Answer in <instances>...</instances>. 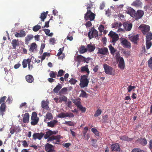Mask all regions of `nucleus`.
<instances>
[{
	"label": "nucleus",
	"instance_id": "obj_22",
	"mask_svg": "<svg viewBox=\"0 0 152 152\" xmlns=\"http://www.w3.org/2000/svg\"><path fill=\"white\" fill-rule=\"evenodd\" d=\"M139 39V35L138 34L135 36H132L129 37L130 40L135 44L137 43V41Z\"/></svg>",
	"mask_w": 152,
	"mask_h": 152
},
{
	"label": "nucleus",
	"instance_id": "obj_60",
	"mask_svg": "<svg viewBox=\"0 0 152 152\" xmlns=\"http://www.w3.org/2000/svg\"><path fill=\"white\" fill-rule=\"evenodd\" d=\"M135 86H132L131 85L129 86L127 88L128 92H130L132 89H135Z\"/></svg>",
	"mask_w": 152,
	"mask_h": 152
},
{
	"label": "nucleus",
	"instance_id": "obj_9",
	"mask_svg": "<svg viewBox=\"0 0 152 152\" xmlns=\"http://www.w3.org/2000/svg\"><path fill=\"white\" fill-rule=\"evenodd\" d=\"M54 146L49 143L45 145V149L47 152H56L53 148Z\"/></svg>",
	"mask_w": 152,
	"mask_h": 152
},
{
	"label": "nucleus",
	"instance_id": "obj_50",
	"mask_svg": "<svg viewBox=\"0 0 152 152\" xmlns=\"http://www.w3.org/2000/svg\"><path fill=\"white\" fill-rule=\"evenodd\" d=\"M132 152H145L144 150L141 149L139 148H136L133 149Z\"/></svg>",
	"mask_w": 152,
	"mask_h": 152
},
{
	"label": "nucleus",
	"instance_id": "obj_34",
	"mask_svg": "<svg viewBox=\"0 0 152 152\" xmlns=\"http://www.w3.org/2000/svg\"><path fill=\"white\" fill-rule=\"evenodd\" d=\"M73 103L75 104L78 108L81 105L80 102V98L75 99Z\"/></svg>",
	"mask_w": 152,
	"mask_h": 152
},
{
	"label": "nucleus",
	"instance_id": "obj_59",
	"mask_svg": "<svg viewBox=\"0 0 152 152\" xmlns=\"http://www.w3.org/2000/svg\"><path fill=\"white\" fill-rule=\"evenodd\" d=\"M65 124H67L68 125L71 126H73L75 125V124L74 122H72L71 121H65L64 123Z\"/></svg>",
	"mask_w": 152,
	"mask_h": 152
},
{
	"label": "nucleus",
	"instance_id": "obj_29",
	"mask_svg": "<svg viewBox=\"0 0 152 152\" xmlns=\"http://www.w3.org/2000/svg\"><path fill=\"white\" fill-rule=\"evenodd\" d=\"M87 51V48L84 45H81L79 50V53L80 54H83Z\"/></svg>",
	"mask_w": 152,
	"mask_h": 152
},
{
	"label": "nucleus",
	"instance_id": "obj_10",
	"mask_svg": "<svg viewBox=\"0 0 152 152\" xmlns=\"http://www.w3.org/2000/svg\"><path fill=\"white\" fill-rule=\"evenodd\" d=\"M110 147L112 151H113L120 152V145L118 143L112 144Z\"/></svg>",
	"mask_w": 152,
	"mask_h": 152
},
{
	"label": "nucleus",
	"instance_id": "obj_15",
	"mask_svg": "<svg viewBox=\"0 0 152 152\" xmlns=\"http://www.w3.org/2000/svg\"><path fill=\"white\" fill-rule=\"evenodd\" d=\"M108 53V49L107 48H99L98 53H99L103 55L107 54Z\"/></svg>",
	"mask_w": 152,
	"mask_h": 152
},
{
	"label": "nucleus",
	"instance_id": "obj_37",
	"mask_svg": "<svg viewBox=\"0 0 152 152\" xmlns=\"http://www.w3.org/2000/svg\"><path fill=\"white\" fill-rule=\"evenodd\" d=\"M81 72H86L88 73L87 75H88L90 72L88 67V65H86L84 66H82L81 67Z\"/></svg>",
	"mask_w": 152,
	"mask_h": 152
},
{
	"label": "nucleus",
	"instance_id": "obj_24",
	"mask_svg": "<svg viewBox=\"0 0 152 152\" xmlns=\"http://www.w3.org/2000/svg\"><path fill=\"white\" fill-rule=\"evenodd\" d=\"M29 118V115L28 113H26L24 115L23 121L24 123H28Z\"/></svg>",
	"mask_w": 152,
	"mask_h": 152
},
{
	"label": "nucleus",
	"instance_id": "obj_57",
	"mask_svg": "<svg viewBox=\"0 0 152 152\" xmlns=\"http://www.w3.org/2000/svg\"><path fill=\"white\" fill-rule=\"evenodd\" d=\"M97 140L96 139H93L91 140V142L92 145L94 147H96V143Z\"/></svg>",
	"mask_w": 152,
	"mask_h": 152
},
{
	"label": "nucleus",
	"instance_id": "obj_28",
	"mask_svg": "<svg viewBox=\"0 0 152 152\" xmlns=\"http://www.w3.org/2000/svg\"><path fill=\"white\" fill-rule=\"evenodd\" d=\"M26 81L29 83H32L34 80L33 77L31 75H28L26 76Z\"/></svg>",
	"mask_w": 152,
	"mask_h": 152
},
{
	"label": "nucleus",
	"instance_id": "obj_64",
	"mask_svg": "<svg viewBox=\"0 0 152 152\" xmlns=\"http://www.w3.org/2000/svg\"><path fill=\"white\" fill-rule=\"evenodd\" d=\"M74 116V115L72 113H66V117H73Z\"/></svg>",
	"mask_w": 152,
	"mask_h": 152
},
{
	"label": "nucleus",
	"instance_id": "obj_23",
	"mask_svg": "<svg viewBox=\"0 0 152 152\" xmlns=\"http://www.w3.org/2000/svg\"><path fill=\"white\" fill-rule=\"evenodd\" d=\"M31 61V59L28 58L27 59H24L22 62V65L23 68H25L27 66V64L28 65L29 63H30Z\"/></svg>",
	"mask_w": 152,
	"mask_h": 152
},
{
	"label": "nucleus",
	"instance_id": "obj_62",
	"mask_svg": "<svg viewBox=\"0 0 152 152\" xmlns=\"http://www.w3.org/2000/svg\"><path fill=\"white\" fill-rule=\"evenodd\" d=\"M12 101V97L8 96L6 102L9 104H10Z\"/></svg>",
	"mask_w": 152,
	"mask_h": 152
},
{
	"label": "nucleus",
	"instance_id": "obj_49",
	"mask_svg": "<svg viewBox=\"0 0 152 152\" xmlns=\"http://www.w3.org/2000/svg\"><path fill=\"white\" fill-rule=\"evenodd\" d=\"M41 28V26L39 25H36L33 27V30L34 32H37Z\"/></svg>",
	"mask_w": 152,
	"mask_h": 152
},
{
	"label": "nucleus",
	"instance_id": "obj_25",
	"mask_svg": "<svg viewBox=\"0 0 152 152\" xmlns=\"http://www.w3.org/2000/svg\"><path fill=\"white\" fill-rule=\"evenodd\" d=\"M12 45L13 49H16V47L19 45V43L18 39H14L12 40Z\"/></svg>",
	"mask_w": 152,
	"mask_h": 152
},
{
	"label": "nucleus",
	"instance_id": "obj_52",
	"mask_svg": "<svg viewBox=\"0 0 152 152\" xmlns=\"http://www.w3.org/2000/svg\"><path fill=\"white\" fill-rule=\"evenodd\" d=\"M46 54H48V56L49 57L50 56V53H48L47 52H45L44 53L41 58V60L42 61L45 59V57L46 56Z\"/></svg>",
	"mask_w": 152,
	"mask_h": 152
},
{
	"label": "nucleus",
	"instance_id": "obj_47",
	"mask_svg": "<svg viewBox=\"0 0 152 152\" xmlns=\"http://www.w3.org/2000/svg\"><path fill=\"white\" fill-rule=\"evenodd\" d=\"M91 131L94 134L97 136H99V133L98 131L95 128H92L91 129Z\"/></svg>",
	"mask_w": 152,
	"mask_h": 152
},
{
	"label": "nucleus",
	"instance_id": "obj_27",
	"mask_svg": "<svg viewBox=\"0 0 152 152\" xmlns=\"http://www.w3.org/2000/svg\"><path fill=\"white\" fill-rule=\"evenodd\" d=\"M57 122L58 121L57 120H53L47 123L48 126L53 128L54 127L55 125H56Z\"/></svg>",
	"mask_w": 152,
	"mask_h": 152
},
{
	"label": "nucleus",
	"instance_id": "obj_30",
	"mask_svg": "<svg viewBox=\"0 0 152 152\" xmlns=\"http://www.w3.org/2000/svg\"><path fill=\"white\" fill-rule=\"evenodd\" d=\"M68 91L67 88L66 87H64L62 88L59 92V94L60 95L65 94H67V91Z\"/></svg>",
	"mask_w": 152,
	"mask_h": 152
},
{
	"label": "nucleus",
	"instance_id": "obj_55",
	"mask_svg": "<svg viewBox=\"0 0 152 152\" xmlns=\"http://www.w3.org/2000/svg\"><path fill=\"white\" fill-rule=\"evenodd\" d=\"M148 66L151 69H152V57H151L148 61Z\"/></svg>",
	"mask_w": 152,
	"mask_h": 152
},
{
	"label": "nucleus",
	"instance_id": "obj_56",
	"mask_svg": "<svg viewBox=\"0 0 152 152\" xmlns=\"http://www.w3.org/2000/svg\"><path fill=\"white\" fill-rule=\"evenodd\" d=\"M104 28V26L102 24L100 25L98 27L99 31L101 33H102Z\"/></svg>",
	"mask_w": 152,
	"mask_h": 152
},
{
	"label": "nucleus",
	"instance_id": "obj_16",
	"mask_svg": "<svg viewBox=\"0 0 152 152\" xmlns=\"http://www.w3.org/2000/svg\"><path fill=\"white\" fill-rule=\"evenodd\" d=\"M26 34L24 31L22 30L20 31L19 33L18 32H16L15 35L17 37H23L25 36Z\"/></svg>",
	"mask_w": 152,
	"mask_h": 152
},
{
	"label": "nucleus",
	"instance_id": "obj_38",
	"mask_svg": "<svg viewBox=\"0 0 152 152\" xmlns=\"http://www.w3.org/2000/svg\"><path fill=\"white\" fill-rule=\"evenodd\" d=\"M37 48V45L36 43H33L31 45L29 50L31 52H33Z\"/></svg>",
	"mask_w": 152,
	"mask_h": 152
},
{
	"label": "nucleus",
	"instance_id": "obj_41",
	"mask_svg": "<svg viewBox=\"0 0 152 152\" xmlns=\"http://www.w3.org/2000/svg\"><path fill=\"white\" fill-rule=\"evenodd\" d=\"M49 75L50 77L55 78L57 76V73L56 72L51 71Z\"/></svg>",
	"mask_w": 152,
	"mask_h": 152
},
{
	"label": "nucleus",
	"instance_id": "obj_48",
	"mask_svg": "<svg viewBox=\"0 0 152 152\" xmlns=\"http://www.w3.org/2000/svg\"><path fill=\"white\" fill-rule=\"evenodd\" d=\"M81 93L80 94V97H85L87 98V93L85 91H84L83 90H81Z\"/></svg>",
	"mask_w": 152,
	"mask_h": 152
},
{
	"label": "nucleus",
	"instance_id": "obj_39",
	"mask_svg": "<svg viewBox=\"0 0 152 152\" xmlns=\"http://www.w3.org/2000/svg\"><path fill=\"white\" fill-rule=\"evenodd\" d=\"M41 106L42 108L46 110H48L49 107L47 103L44 100L42 101V102Z\"/></svg>",
	"mask_w": 152,
	"mask_h": 152
},
{
	"label": "nucleus",
	"instance_id": "obj_45",
	"mask_svg": "<svg viewBox=\"0 0 152 152\" xmlns=\"http://www.w3.org/2000/svg\"><path fill=\"white\" fill-rule=\"evenodd\" d=\"M46 118L49 120H51L53 118L52 114L50 113H47L46 115Z\"/></svg>",
	"mask_w": 152,
	"mask_h": 152
},
{
	"label": "nucleus",
	"instance_id": "obj_1",
	"mask_svg": "<svg viewBox=\"0 0 152 152\" xmlns=\"http://www.w3.org/2000/svg\"><path fill=\"white\" fill-rule=\"evenodd\" d=\"M52 135L50 130H49L47 132L46 134L44 136L45 139H47V142H52L54 144H59L60 141L61 136L60 135H57L56 136Z\"/></svg>",
	"mask_w": 152,
	"mask_h": 152
},
{
	"label": "nucleus",
	"instance_id": "obj_3",
	"mask_svg": "<svg viewBox=\"0 0 152 152\" xmlns=\"http://www.w3.org/2000/svg\"><path fill=\"white\" fill-rule=\"evenodd\" d=\"M88 77V75H83L81 76L79 85L81 88L87 87L89 82Z\"/></svg>",
	"mask_w": 152,
	"mask_h": 152
},
{
	"label": "nucleus",
	"instance_id": "obj_6",
	"mask_svg": "<svg viewBox=\"0 0 152 152\" xmlns=\"http://www.w3.org/2000/svg\"><path fill=\"white\" fill-rule=\"evenodd\" d=\"M95 14L91 12V11L88 10L84 15V19L86 20H89L92 21L95 19Z\"/></svg>",
	"mask_w": 152,
	"mask_h": 152
},
{
	"label": "nucleus",
	"instance_id": "obj_35",
	"mask_svg": "<svg viewBox=\"0 0 152 152\" xmlns=\"http://www.w3.org/2000/svg\"><path fill=\"white\" fill-rule=\"evenodd\" d=\"M146 35V40L151 41L152 40V33L151 32H148Z\"/></svg>",
	"mask_w": 152,
	"mask_h": 152
},
{
	"label": "nucleus",
	"instance_id": "obj_46",
	"mask_svg": "<svg viewBox=\"0 0 152 152\" xmlns=\"http://www.w3.org/2000/svg\"><path fill=\"white\" fill-rule=\"evenodd\" d=\"M102 113V111L101 109H98L95 112V113L94 115L95 117H97L99 116Z\"/></svg>",
	"mask_w": 152,
	"mask_h": 152
},
{
	"label": "nucleus",
	"instance_id": "obj_8",
	"mask_svg": "<svg viewBox=\"0 0 152 152\" xmlns=\"http://www.w3.org/2000/svg\"><path fill=\"white\" fill-rule=\"evenodd\" d=\"M139 28L141 31L142 33L144 35H146L148 32H149L150 26L146 25L141 24L140 25Z\"/></svg>",
	"mask_w": 152,
	"mask_h": 152
},
{
	"label": "nucleus",
	"instance_id": "obj_32",
	"mask_svg": "<svg viewBox=\"0 0 152 152\" xmlns=\"http://www.w3.org/2000/svg\"><path fill=\"white\" fill-rule=\"evenodd\" d=\"M108 48L111 54L113 56H114L115 52L116 51V50L110 44Z\"/></svg>",
	"mask_w": 152,
	"mask_h": 152
},
{
	"label": "nucleus",
	"instance_id": "obj_51",
	"mask_svg": "<svg viewBox=\"0 0 152 152\" xmlns=\"http://www.w3.org/2000/svg\"><path fill=\"white\" fill-rule=\"evenodd\" d=\"M66 113H64L63 112H61V113L59 114L57 116V117L59 118H64L66 117Z\"/></svg>",
	"mask_w": 152,
	"mask_h": 152
},
{
	"label": "nucleus",
	"instance_id": "obj_43",
	"mask_svg": "<svg viewBox=\"0 0 152 152\" xmlns=\"http://www.w3.org/2000/svg\"><path fill=\"white\" fill-rule=\"evenodd\" d=\"M146 47L147 50L149 49L152 45V43L151 41L146 40Z\"/></svg>",
	"mask_w": 152,
	"mask_h": 152
},
{
	"label": "nucleus",
	"instance_id": "obj_18",
	"mask_svg": "<svg viewBox=\"0 0 152 152\" xmlns=\"http://www.w3.org/2000/svg\"><path fill=\"white\" fill-rule=\"evenodd\" d=\"M142 4V3L140 0H136L132 3L131 5L135 7H141Z\"/></svg>",
	"mask_w": 152,
	"mask_h": 152
},
{
	"label": "nucleus",
	"instance_id": "obj_17",
	"mask_svg": "<svg viewBox=\"0 0 152 152\" xmlns=\"http://www.w3.org/2000/svg\"><path fill=\"white\" fill-rule=\"evenodd\" d=\"M86 48L87 51L89 52H91L94 50L95 49L96 47L94 45H92L91 43H90L87 45Z\"/></svg>",
	"mask_w": 152,
	"mask_h": 152
},
{
	"label": "nucleus",
	"instance_id": "obj_20",
	"mask_svg": "<svg viewBox=\"0 0 152 152\" xmlns=\"http://www.w3.org/2000/svg\"><path fill=\"white\" fill-rule=\"evenodd\" d=\"M34 36L32 34H29L27 35L25 37V44L27 45H28L29 42L34 38Z\"/></svg>",
	"mask_w": 152,
	"mask_h": 152
},
{
	"label": "nucleus",
	"instance_id": "obj_53",
	"mask_svg": "<svg viewBox=\"0 0 152 152\" xmlns=\"http://www.w3.org/2000/svg\"><path fill=\"white\" fill-rule=\"evenodd\" d=\"M64 73V71H63L62 69H60L58 72L57 76L58 77H61L63 75V74Z\"/></svg>",
	"mask_w": 152,
	"mask_h": 152
},
{
	"label": "nucleus",
	"instance_id": "obj_42",
	"mask_svg": "<svg viewBox=\"0 0 152 152\" xmlns=\"http://www.w3.org/2000/svg\"><path fill=\"white\" fill-rule=\"evenodd\" d=\"M59 99L60 103H61L63 102H66L67 98L65 96L63 95L62 96L60 97H59Z\"/></svg>",
	"mask_w": 152,
	"mask_h": 152
},
{
	"label": "nucleus",
	"instance_id": "obj_58",
	"mask_svg": "<svg viewBox=\"0 0 152 152\" xmlns=\"http://www.w3.org/2000/svg\"><path fill=\"white\" fill-rule=\"evenodd\" d=\"M64 47H63L61 48H60L59 50V52L58 53L57 56H60L62 54V52L64 50Z\"/></svg>",
	"mask_w": 152,
	"mask_h": 152
},
{
	"label": "nucleus",
	"instance_id": "obj_26",
	"mask_svg": "<svg viewBox=\"0 0 152 152\" xmlns=\"http://www.w3.org/2000/svg\"><path fill=\"white\" fill-rule=\"evenodd\" d=\"M127 13L132 17H134L136 14L135 10L132 8L129 9L127 10Z\"/></svg>",
	"mask_w": 152,
	"mask_h": 152
},
{
	"label": "nucleus",
	"instance_id": "obj_31",
	"mask_svg": "<svg viewBox=\"0 0 152 152\" xmlns=\"http://www.w3.org/2000/svg\"><path fill=\"white\" fill-rule=\"evenodd\" d=\"M48 12V11H46V12H43L41 14L39 18H41L42 21H44L45 19L46 18Z\"/></svg>",
	"mask_w": 152,
	"mask_h": 152
},
{
	"label": "nucleus",
	"instance_id": "obj_40",
	"mask_svg": "<svg viewBox=\"0 0 152 152\" xmlns=\"http://www.w3.org/2000/svg\"><path fill=\"white\" fill-rule=\"evenodd\" d=\"M119 138L121 140H122V141H129V137L127 135H126L120 136Z\"/></svg>",
	"mask_w": 152,
	"mask_h": 152
},
{
	"label": "nucleus",
	"instance_id": "obj_54",
	"mask_svg": "<svg viewBox=\"0 0 152 152\" xmlns=\"http://www.w3.org/2000/svg\"><path fill=\"white\" fill-rule=\"evenodd\" d=\"M77 82V80L76 79L72 78L69 81V82L71 84L75 85Z\"/></svg>",
	"mask_w": 152,
	"mask_h": 152
},
{
	"label": "nucleus",
	"instance_id": "obj_44",
	"mask_svg": "<svg viewBox=\"0 0 152 152\" xmlns=\"http://www.w3.org/2000/svg\"><path fill=\"white\" fill-rule=\"evenodd\" d=\"M140 142L141 144L143 146L145 145L147 143L146 139L145 138L141 139Z\"/></svg>",
	"mask_w": 152,
	"mask_h": 152
},
{
	"label": "nucleus",
	"instance_id": "obj_33",
	"mask_svg": "<svg viewBox=\"0 0 152 152\" xmlns=\"http://www.w3.org/2000/svg\"><path fill=\"white\" fill-rule=\"evenodd\" d=\"M77 59L79 63L84 62L85 57L81 55H79L77 56Z\"/></svg>",
	"mask_w": 152,
	"mask_h": 152
},
{
	"label": "nucleus",
	"instance_id": "obj_14",
	"mask_svg": "<svg viewBox=\"0 0 152 152\" xmlns=\"http://www.w3.org/2000/svg\"><path fill=\"white\" fill-rule=\"evenodd\" d=\"M119 62L118 65V66L121 69H124L125 67V63L124 58L123 57L120 58L119 60Z\"/></svg>",
	"mask_w": 152,
	"mask_h": 152
},
{
	"label": "nucleus",
	"instance_id": "obj_11",
	"mask_svg": "<svg viewBox=\"0 0 152 152\" xmlns=\"http://www.w3.org/2000/svg\"><path fill=\"white\" fill-rule=\"evenodd\" d=\"M144 14V12L141 10H138L137 11L134 18L136 20H137L141 18Z\"/></svg>",
	"mask_w": 152,
	"mask_h": 152
},
{
	"label": "nucleus",
	"instance_id": "obj_63",
	"mask_svg": "<svg viewBox=\"0 0 152 152\" xmlns=\"http://www.w3.org/2000/svg\"><path fill=\"white\" fill-rule=\"evenodd\" d=\"M78 108H79L82 112L84 113L86 112V108L85 107H83L82 105L79 107Z\"/></svg>",
	"mask_w": 152,
	"mask_h": 152
},
{
	"label": "nucleus",
	"instance_id": "obj_4",
	"mask_svg": "<svg viewBox=\"0 0 152 152\" xmlns=\"http://www.w3.org/2000/svg\"><path fill=\"white\" fill-rule=\"evenodd\" d=\"M110 37V42L113 43V45H115L116 42L119 39V36L115 32L110 31L108 34Z\"/></svg>",
	"mask_w": 152,
	"mask_h": 152
},
{
	"label": "nucleus",
	"instance_id": "obj_21",
	"mask_svg": "<svg viewBox=\"0 0 152 152\" xmlns=\"http://www.w3.org/2000/svg\"><path fill=\"white\" fill-rule=\"evenodd\" d=\"M121 43L123 45L127 48H130L131 47V43L129 42L126 39H122Z\"/></svg>",
	"mask_w": 152,
	"mask_h": 152
},
{
	"label": "nucleus",
	"instance_id": "obj_5",
	"mask_svg": "<svg viewBox=\"0 0 152 152\" xmlns=\"http://www.w3.org/2000/svg\"><path fill=\"white\" fill-rule=\"evenodd\" d=\"M88 36L89 39H91L92 38H96L98 36V32L93 27L88 33Z\"/></svg>",
	"mask_w": 152,
	"mask_h": 152
},
{
	"label": "nucleus",
	"instance_id": "obj_12",
	"mask_svg": "<svg viewBox=\"0 0 152 152\" xmlns=\"http://www.w3.org/2000/svg\"><path fill=\"white\" fill-rule=\"evenodd\" d=\"M104 68L106 73L109 75H111L113 70V68L112 67L108 66L107 64H105L104 65Z\"/></svg>",
	"mask_w": 152,
	"mask_h": 152
},
{
	"label": "nucleus",
	"instance_id": "obj_7",
	"mask_svg": "<svg viewBox=\"0 0 152 152\" xmlns=\"http://www.w3.org/2000/svg\"><path fill=\"white\" fill-rule=\"evenodd\" d=\"M31 124L34 126L37 124L39 121V118L37 116V113L35 112H33L31 115Z\"/></svg>",
	"mask_w": 152,
	"mask_h": 152
},
{
	"label": "nucleus",
	"instance_id": "obj_19",
	"mask_svg": "<svg viewBox=\"0 0 152 152\" xmlns=\"http://www.w3.org/2000/svg\"><path fill=\"white\" fill-rule=\"evenodd\" d=\"M132 24L131 23H128L125 22L123 24V26L124 29L126 31H129L131 30L132 27Z\"/></svg>",
	"mask_w": 152,
	"mask_h": 152
},
{
	"label": "nucleus",
	"instance_id": "obj_61",
	"mask_svg": "<svg viewBox=\"0 0 152 152\" xmlns=\"http://www.w3.org/2000/svg\"><path fill=\"white\" fill-rule=\"evenodd\" d=\"M91 21H88L86 22V23H85V25L86 27L87 28H88L91 27L92 24V23H91Z\"/></svg>",
	"mask_w": 152,
	"mask_h": 152
},
{
	"label": "nucleus",
	"instance_id": "obj_36",
	"mask_svg": "<svg viewBox=\"0 0 152 152\" xmlns=\"http://www.w3.org/2000/svg\"><path fill=\"white\" fill-rule=\"evenodd\" d=\"M62 88L61 86L59 83L54 88L53 91L56 93H57Z\"/></svg>",
	"mask_w": 152,
	"mask_h": 152
},
{
	"label": "nucleus",
	"instance_id": "obj_13",
	"mask_svg": "<svg viewBox=\"0 0 152 152\" xmlns=\"http://www.w3.org/2000/svg\"><path fill=\"white\" fill-rule=\"evenodd\" d=\"M44 135V134L42 132L39 133H34L33 135V138L34 140H36L37 139L39 140H40L43 137Z\"/></svg>",
	"mask_w": 152,
	"mask_h": 152
},
{
	"label": "nucleus",
	"instance_id": "obj_2",
	"mask_svg": "<svg viewBox=\"0 0 152 152\" xmlns=\"http://www.w3.org/2000/svg\"><path fill=\"white\" fill-rule=\"evenodd\" d=\"M7 98L6 96H4L0 99V104H1L0 107V115L2 116L4 114L7 107L6 105L4 103Z\"/></svg>",
	"mask_w": 152,
	"mask_h": 152
}]
</instances>
